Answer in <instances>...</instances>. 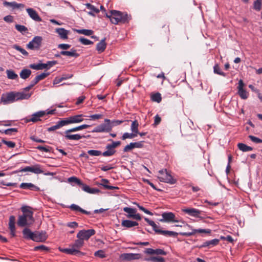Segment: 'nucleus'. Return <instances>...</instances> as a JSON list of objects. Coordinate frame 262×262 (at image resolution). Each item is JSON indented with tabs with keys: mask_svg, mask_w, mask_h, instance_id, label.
<instances>
[{
	"mask_svg": "<svg viewBox=\"0 0 262 262\" xmlns=\"http://www.w3.org/2000/svg\"><path fill=\"white\" fill-rule=\"evenodd\" d=\"M31 96V93H26L24 92H11L6 94H3L1 97V101L3 104L6 105L19 100L28 99Z\"/></svg>",
	"mask_w": 262,
	"mask_h": 262,
	"instance_id": "obj_1",
	"label": "nucleus"
},
{
	"mask_svg": "<svg viewBox=\"0 0 262 262\" xmlns=\"http://www.w3.org/2000/svg\"><path fill=\"white\" fill-rule=\"evenodd\" d=\"M106 16L109 18L114 24H117L119 23H125L128 21L127 14L119 11L112 10L109 13L106 14Z\"/></svg>",
	"mask_w": 262,
	"mask_h": 262,
	"instance_id": "obj_2",
	"label": "nucleus"
},
{
	"mask_svg": "<svg viewBox=\"0 0 262 262\" xmlns=\"http://www.w3.org/2000/svg\"><path fill=\"white\" fill-rule=\"evenodd\" d=\"M84 245V242L80 238L76 239L69 248L60 250L61 251L71 255L82 254L79 249Z\"/></svg>",
	"mask_w": 262,
	"mask_h": 262,
	"instance_id": "obj_3",
	"label": "nucleus"
},
{
	"mask_svg": "<svg viewBox=\"0 0 262 262\" xmlns=\"http://www.w3.org/2000/svg\"><path fill=\"white\" fill-rule=\"evenodd\" d=\"M20 172H31L37 174L43 173L46 176H53L54 174L53 173L50 172L43 173V170L42 169L41 165L38 164H35L32 166H26L13 172V173H16Z\"/></svg>",
	"mask_w": 262,
	"mask_h": 262,
	"instance_id": "obj_4",
	"label": "nucleus"
},
{
	"mask_svg": "<svg viewBox=\"0 0 262 262\" xmlns=\"http://www.w3.org/2000/svg\"><path fill=\"white\" fill-rule=\"evenodd\" d=\"M55 110H52L50 111H39L37 112H36L34 114H33L31 117H27L26 118L25 120V122L26 123H28L30 122H36L37 121H40V118L43 117L45 115H50V114H53L54 112H55Z\"/></svg>",
	"mask_w": 262,
	"mask_h": 262,
	"instance_id": "obj_5",
	"label": "nucleus"
},
{
	"mask_svg": "<svg viewBox=\"0 0 262 262\" xmlns=\"http://www.w3.org/2000/svg\"><path fill=\"white\" fill-rule=\"evenodd\" d=\"M34 222L33 212H29L26 214L19 215L17 225L20 227H24L32 224Z\"/></svg>",
	"mask_w": 262,
	"mask_h": 262,
	"instance_id": "obj_6",
	"label": "nucleus"
},
{
	"mask_svg": "<svg viewBox=\"0 0 262 262\" xmlns=\"http://www.w3.org/2000/svg\"><path fill=\"white\" fill-rule=\"evenodd\" d=\"M158 179L161 182L174 184L176 180L173 179L171 175L167 171L166 169H162L159 171Z\"/></svg>",
	"mask_w": 262,
	"mask_h": 262,
	"instance_id": "obj_7",
	"label": "nucleus"
},
{
	"mask_svg": "<svg viewBox=\"0 0 262 262\" xmlns=\"http://www.w3.org/2000/svg\"><path fill=\"white\" fill-rule=\"evenodd\" d=\"M121 144L120 141H113L112 144H108L106 146V150L102 152L104 157H110L114 155L116 152L115 148Z\"/></svg>",
	"mask_w": 262,
	"mask_h": 262,
	"instance_id": "obj_8",
	"label": "nucleus"
},
{
	"mask_svg": "<svg viewBox=\"0 0 262 262\" xmlns=\"http://www.w3.org/2000/svg\"><path fill=\"white\" fill-rule=\"evenodd\" d=\"M111 126L110 125V120L105 119L104 123L100 124L95 127L92 131V133H103L109 132L111 130Z\"/></svg>",
	"mask_w": 262,
	"mask_h": 262,
	"instance_id": "obj_9",
	"label": "nucleus"
},
{
	"mask_svg": "<svg viewBox=\"0 0 262 262\" xmlns=\"http://www.w3.org/2000/svg\"><path fill=\"white\" fill-rule=\"evenodd\" d=\"M42 38L41 36H35L27 45V47L30 50H39L41 47Z\"/></svg>",
	"mask_w": 262,
	"mask_h": 262,
	"instance_id": "obj_10",
	"label": "nucleus"
},
{
	"mask_svg": "<svg viewBox=\"0 0 262 262\" xmlns=\"http://www.w3.org/2000/svg\"><path fill=\"white\" fill-rule=\"evenodd\" d=\"M95 234V231L94 229L81 230L78 232L76 236L84 242V240L88 241Z\"/></svg>",
	"mask_w": 262,
	"mask_h": 262,
	"instance_id": "obj_11",
	"label": "nucleus"
},
{
	"mask_svg": "<svg viewBox=\"0 0 262 262\" xmlns=\"http://www.w3.org/2000/svg\"><path fill=\"white\" fill-rule=\"evenodd\" d=\"M244 86L245 84L244 83L242 79H240L238 82L237 94L242 99H247L248 97L249 94L248 92L244 89Z\"/></svg>",
	"mask_w": 262,
	"mask_h": 262,
	"instance_id": "obj_12",
	"label": "nucleus"
},
{
	"mask_svg": "<svg viewBox=\"0 0 262 262\" xmlns=\"http://www.w3.org/2000/svg\"><path fill=\"white\" fill-rule=\"evenodd\" d=\"M162 219H160L159 221L161 222H179L175 219V215L172 212H165L162 214Z\"/></svg>",
	"mask_w": 262,
	"mask_h": 262,
	"instance_id": "obj_13",
	"label": "nucleus"
},
{
	"mask_svg": "<svg viewBox=\"0 0 262 262\" xmlns=\"http://www.w3.org/2000/svg\"><path fill=\"white\" fill-rule=\"evenodd\" d=\"M75 131H70V129L66 130L64 132V138L67 140H74L77 141L80 140L82 138H86V136L84 135H80V134H71V133L72 132H74Z\"/></svg>",
	"mask_w": 262,
	"mask_h": 262,
	"instance_id": "obj_14",
	"label": "nucleus"
},
{
	"mask_svg": "<svg viewBox=\"0 0 262 262\" xmlns=\"http://www.w3.org/2000/svg\"><path fill=\"white\" fill-rule=\"evenodd\" d=\"M84 116L82 114L72 116L64 119L66 125L70 124L77 123L82 122L83 120L82 118Z\"/></svg>",
	"mask_w": 262,
	"mask_h": 262,
	"instance_id": "obj_15",
	"label": "nucleus"
},
{
	"mask_svg": "<svg viewBox=\"0 0 262 262\" xmlns=\"http://www.w3.org/2000/svg\"><path fill=\"white\" fill-rule=\"evenodd\" d=\"M143 143L144 141H139L136 142H131L129 144H127L126 146L124 147L123 148L124 152H128L134 148H142L143 147Z\"/></svg>",
	"mask_w": 262,
	"mask_h": 262,
	"instance_id": "obj_16",
	"label": "nucleus"
},
{
	"mask_svg": "<svg viewBox=\"0 0 262 262\" xmlns=\"http://www.w3.org/2000/svg\"><path fill=\"white\" fill-rule=\"evenodd\" d=\"M191 229V232H180V235L185 236H190L196 233H210L211 232V230L210 229Z\"/></svg>",
	"mask_w": 262,
	"mask_h": 262,
	"instance_id": "obj_17",
	"label": "nucleus"
},
{
	"mask_svg": "<svg viewBox=\"0 0 262 262\" xmlns=\"http://www.w3.org/2000/svg\"><path fill=\"white\" fill-rule=\"evenodd\" d=\"M26 11L29 16L34 20L40 22L42 20L37 12L32 8H27Z\"/></svg>",
	"mask_w": 262,
	"mask_h": 262,
	"instance_id": "obj_18",
	"label": "nucleus"
},
{
	"mask_svg": "<svg viewBox=\"0 0 262 262\" xmlns=\"http://www.w3.org/2000/svg\"><path fill=\"white\" fill-rule=\"evenodd\" d=\"M47 239L46 233L45 232H34L33 241L37 242H43Z\"/></svg>",
	"mask_w": 262,
	"mask_h": 262,
	"instance_id": "obj_19",
	"label": "nucleus"
},
{
	"mask_svg": "<svg viewBox=\"0 0 262 262\" xmlns=\"http://www.w3.org/2000/svg\"><path fill=\"white\" fill-rule=\"evenodd\" d=\"M122 258L127 261H130L135 259H139L141 257L139 253H124L122 255Z\"/></svg>",
	"mask_w": 262,
	"mask_h": 262,
	"instance_id": "obj_20",
	"label": "nucleus"
},
{
	"mask_svg": "<svg viewBox=\"0 0 262 262\" xmlns=\"http://www.w3.org/2000/svg\"><path fill=\"white\" fill-rule=\"evenodd\" d=\"M55 32L62 39H67L68 38V34L69 31L66 30L63 28H58L55 29Z\"/></svg>",
	"mask_w": 262,
	"mask_h": 262,
	"instance_id": "obj_21",
	"label": "nucleus"
},
{
	"mask_svg": "<svg viewBox=\"0 0 262 262\" xmlns=\"http://www.w3.org/2000/svg\"><path fill=\"white\" fill-rule=\"evenodd\" d=\"M183 211L191 216L196 217H199L201 212L200 210L195 208H186L183 209Z\"/></svg>",
	"mask_w": 262,
	"mask_h": 262,
	"instance_id": "obj_22",
	"label": "nucleus"
},
{
	"mask_svg": "<svg viewBox=\"0 0 262 262\" xmlns=\"http://www.w3.org/2000/svg\"><path fill=\"white\" fill-rule=\"evenodd\" d=\"M20 188L24 189H30L32 190L38 191L39 188L31 183H22L20 185Z\"/></svg>",
	"mask_w": 262,
	"mask_h": 262,
	"instance_id": "obj_23",
	"label": "nucleus"
},
{
	"mask_svg": "<svg viewBox=\"0 0 262 262\" xmlns=\"http://www.w3.org/2000/svg\"><path fill=\"white\" fill-rule=\"evenodd\" d=\"M220 240L219 239H213L210 241H207L203 243L200 246L201 248L203 247H212L219 244Z\"/></svg>",
	"mask_w": 262,
	"mask_h": 262,
	"instance_id": "obj_24",
	"label": "nucleus"
},
{
	"mask_svg": "<svg viewBox=\"0 0 262 262\" xmlns=\"http://www.w3.org/2000/svg\"><path fill=\"white\" fill-rule=\"evenodd\" d=\"M4 5L6 6H9L11 7L13 9H19V8H23L25 7V5L23 4H18L16 3L15 2H4Z\"/></svg>",
	"mask_w": 262,
	"mask_h": 262,
	"instance_id": "obj_25",
	"label": "nucleus"
},
{
	"mask_svg": "<svg viewBox=\"0 0 262 262\" xmlns=\"http://www.w3.org/2000/svg\"><path fill=\"white\" fill-rule=\"evenodd\" d=\"M69 208L72 210L76 211H79L80 212H82V213H84L87 215H91L92 214L91 212L88 211H86V210L83 209L82 208L80 207L78 205L75 204H73L71 205L70 206Z\"/></svg>",
	"mask_w": 262,
	"mask_h": 262,
	"instance_id": "obj_26",
	"label": "nucleus"
},
{
	"mask_svg": "<svg viewBox=\"0 0 262 262\" xmlns=\"http://www.w3.org/2000/svg\"><path fill=\"white\" fill-rule=\"evenodd\" d=\"M105 38L102 39L97 44L96 50L99 53L103 52L106 47V44L105 42Z\"/></svg>",
	"mask_w": 262,
	"mask_h": 262,
	"instance_id": "obj_27",
	"label": "nucleus"
},
{
	"mask_svg": "<svg viewBox=\"0 0 262 262\" xmlns=\"http://www.w3.org/2000/svg\"><path fill=\"white\" fill-rule=\"evenodd\" d=\"M60 54L70 57H77L79 56V54L77 53L76 50L73 49L69 51H62L60 52Z\"/></svg>",
	"mask_w": 262,
	"mask_h": 262,
	"instance_id": "obj_28",
	"label": "nucleus"
},
{
	"mask_svg": "<svg viewBox=\"0 0 262 262\" xmlns=\"http://www.w3.org/2000/svg\"><path fill=\"white\" fill-rule=\"evenodd\" d=\"M109 181L107 179H102L101 180V183L100 185H102L104 188L108 190H114V189H118L119 188L116 186H113L108 185Z\"/></svg>",
	"mask_w": 262,
	"mask_h": 262,
	"instance_id": "obj_29",
	"label": "nucleus"
},
{
	"mask_svg": "<svg viewBox=\"0 0 262 262\" xmlns=\"http://www.w3.org/2000/svg\"><path fill=\"white\" fill-rule=\"evenodd\" d=\"M66 123L64 120H60L58 121L55 125L52 126L48 128V131L52 132L55 130L57 129L60 128V127L65 126Z\"/></svg>",
	"mask_w": 262,
	"mask_h": 262,
	"instance_id": "obj_30",
	"label": "nucleus"
},
{
	"mask_svg": "<svg viewBox=\"0 0 262 262\" xmlns=\"http://www.w3.org/2000/svg\"><path fill=\"white\" fill-rule=\"evenodd\" d=\"M144 220L150 226L152 227L153 230L156 233L160 234V231H162V230L159 229V227L154 221L150 220L147 217H145Z\"/></svg>",
	"mask_w": 262,
	"mask_h": 262,
	"instance_id": "obj_31",
	"label": "nucleus"
},
{
	"mask_svg": "<svg viewBox=\"0 0 262 262\" xmlns=\"http://www.w3.org/2000/svg\"><path fill=\"white\" fill-rule=\"evenodd\" d=\"M121 225L126 228H131L134 226L138 225V223L135 221H132L130 220H123L122 222Z\"/></svg>",
	"mask_w": 262,
	"mask_h": 262,
	"instance_id": "obj_32",
	"label": "nucleus"
},
{
	"mask_svg": "<svg viewBox=\"0 0 262 262\" xmlns=\"http://www.w3.org/2000/svg\"><path fill=\"white\" fill-rule=\"evenodd\" d=\"M24 237L28 239H33V233L29 229L25 228L23 231Z\"/></svg>",
	"mask_w": 262,
	"mask_h": 262,
	"instance_id": "obj_33",
	"label": "nucleus"
},
{
	"mask_svg": "<svg viewBox=\"0 0 262 262\" xmlns=\"http://www.w3.org/2000/svg\"><path fill=\"white\" fill-rule=\"evenodd\" d=\"M31 74V71L29 69H23L20 74V77L23 79H26L28 78Z\"/></svg>",
	"mask_w": 262,
	"mask_h": 262,
	"instance_id": "obj_34",
	"label": "nucleus"
},
{
	"mask_svg": "<svg viewBox=\"0 0 262 262\" xmlns=\"http://www.w3.org/2000/svg\"><path fill=\"white\" fill-rule=\"evenodd\" d=\"M138 126L139 123L137 120H134L132 122L130 126V130L133 133L136 134L137 136L138 134Z\"/></svg>",
	"mask_w": 262,
	"mask_h": 262,
	"instance_id": "obj_35",
	"label": "nucleus"
},
{
	"mask_svg": "<svg viewBox=\"0 0 262 262\" xmlns=\"http://www.w3.org/2000/svg\"><path fill=\"white\" fill-rule=\"evenodd\" d=\"M160 234L166 236L176 237L179 234V233L177 232L167 230H162V231H160Z\"/></svg>",
	"mask_w": 262,
	"mask_h": 262,
	"instance_id": "obj_36",
	"label": "nucleus"
},
{
	"mask_svg": "<svg viewBox=\"0 0 262 262\" xmlns=\"http://www.w3.org/2000/svg\"><path fill=\"white\" fill-rule=\"evenodd\" d=\"M238 148L244 152L251 151L253 149V148L249 146L244 143H238L237 145Z\"/></svg>",
	"mask_w": 262,
	"mask_h": 262,
	"instance_id": "obj_37",
	"label": "nucleus"
},
{
	"mask_svg": "<svg viewBox=\"0 0 262 262\" xmlns=\"http://www.w3.org/2000/svg\"><path fill=\"white\" fill-rule=\"evenodd\" d=\"M6 73L8 78L9 79L14 80L18 78V75L13 70H7Z\"/></svg>",
	"mask_w": 262,
	"mask_h": 262,
	"instance_id": "obj_38",
	"label": "nucleus"
},
{
	"mask_svg": "<svg viewBox=\"0 0 262 262\" xmlns=\"http://www.w3.org/2000/svg\"><path fill=\"white\" fill-rule=\"evenodd\" d=\"M76 31L81 34H83L86 36H90L93 34V31L89 29H79L76 30Z\"/></svg>",
	"mask_w": 262,
	"mask_h": 262,
	"instance_id": "obj_39",
	"label": "nucleus"
},
{
	"mask_svg": "<svg viewBox=\"0 0 262 262\" xmlns=\"http://www.w3.org/2000/svg\"><path fill=\"white\" fill-rule=\"evenodd\" d=\"M15 29L18 31H19L23 34H25V33H27V32H28V29L25 26L16 24L15 25Z\"/></svg>",
	"mask_w": 262,
	"mask_h": 262,
	"instance_id": "obj_40",
	"label": "nucleus"
},
{
	"mask_svg": "<svg viewBox=\"0 0 262 262\" xmlns=\"http://www.w3.org/2000/svg\"><path fill=\"white\" fill-rule=\"evenodd\" d=\"M213 72L215 74L225 77L226 74L221 71L218 64H215L213 67Z\"/></svg>",
	"mask_w": 262,
	"mask_h": 262,
	"instance_id": "obj_41",
	"label": "nucleus"
},
{
	"mask_svg": "<svg viewBox=\"0 0 262 262\" xmlns=\"http://www.w3.org/2000/svg\"><path fill=\"white\" fill-rule=\"evenodd\" d=\"M151 99L152 101L160 103L162 100L161 95L159 93H157L151 95Z\"/></svg>",
	"mask_w": 262,
	"mask_h": 262,
	"instance_id": "obj_42",
	"label": "nucleus"
},
{
	"mask_svg": "<svg viewBox=\"0 0 262 262\" xmlns=\"http://www.w3.org/2000/svg\"><path fill=\"white\" fill-rule=\"evenodd\" d=\"M123 211L128 214L127 215L128 217H132L130 215H134L135 213L137 212V211L135 209L129 208V207H124L123 208Z\"/></svg>",
	"mask_w": 262,
	"mask_h": 262,
	"instance_id": "obj_43",
	"label": "nucleus"
},
{
	"mask_svg": "<svg viewBox=\"0 0 262 262\" xmlns=\"http://www.w3.org/2000/svg\"><path fill=\"white\" fill-rule=\"evenodd\" d=\"M137 136L136 134L133 133H125L121 137V139L124 140L126 139H133Z\"/></svg>",
	"mask_w": 262,
	"mask_h": 262,
	"instance_id": "obj_44",
	"label": "nucleus"
},
{
	"mask_svg": "<svg viewBox=\"0 0 262 262\" xmlns=\"http://www.w3.org/2000/svg\"><path fill=\"white\" fill-rule=\"evenodd\" d=\"M262 5V0H256L253 3V9L256 11H260Z\"/></svg>",
	"mask_w": 262,
	"mask_h": 262,
	"instance_id": "obj_45",
	"label": "nucleus"
},
{
	"mask_svg": "<svg viewBox=\"0 0 262 262\" xmlns=\"http://www.w3.org/2000/svg\"><path fill=\"white\" fill-rule=\"evenodd\" d=\"M146 260L151 261L152 262H164V258L162 257H151L148 258H146Z\"/></svg>",
	"mask_w": 262,
	"mask_h": 262,
	"instance_id": "obj_46",
	"label": "nucleus"
},
{
	"mask_svg": "<svg viewBox=\"0 0 262 262\" xmlns=\"http://www.w3.org/2000/svg\"><path fill=\"white\" fill-rule=\"evenodd\" d=\"M13 48L20 52L24 56H27L28 55V53L24 49L17 45H13Z\"/></svg>",
	"mask_w": 262,
	"mask_h": 262,
	"instance_id": "obj_47",
	"label": "nucleus"
},
{
	"mask_svg": "<svg viewBox=\"0 0 262 262\" xmlns=\"http://www.w3.org/2000/svg\"><path fill=\"white\" fill-rule=\"evenodd\" d=\"M68 181L70 183H74L79 186L82 185V181L75 177H71L69 178L68 179Z\"/></svg>",
	"mask_w": 262,
	"mask_h": 262,
	"instance_id": "obj_48",
	"label": "nucleus"
},
{
	"mask_svg": "<svg viewBox=\"0 0 262 262\" xmlns=\"http://www.w3.org/2000/svg\"><path fill=\"white\" fill-rule=\"evenodd\" d=\"M90 126V125H89L82 124V125H79L78 126L70 128V131L76 132V131H78V130H82V129H83L88 128Z\"/></svg>",
	"mask_w": 262,
	"mask_h": 262,
	"instance_id": "obj_49",
	"label": "nucleus"
},
{
	"mask_svg": "<svg viewBox=\"0 0 262 262\" xmlns=\"http://www.w3.org/2000/svg\"><path fill=\"white\" fill-rule=\"evenodd\" d=\"M88 154L91 156H99L102 155V153L101 151L94 149L88 150Z\"/></svg>",
	"mask_w": 262,
	"mask_h": 262,
	"instance_id": "obj_50",
	"label": "nucleus"
},
{
	"mask_svg": "<svg viewBox=\"0 0 262 262\" xmlns=\"http://www.w3.org/2000/svg\"><path fill=\"white\" fill-rule=\"evenodd\" d=\"M15 217L13 215H11L9 217V229H14L15 228Z\"/></svg>",
	"mask_w": 262,
	"mask_h": 262,
	"instance_id": "obj_51",
	"label": "nucleus"
},
{
	"mask_svg": "<svg viewBox=\"0 0 262 262\" xmlns=\"http://www.w3.org/2000/svg\"><path fill=\"white\" fill-rule=\"evenodd\" d=\"M85 6L87 9L91 10V11H93L95 13H97L99 12V10L96 8L94 5H91L90 3H87L85 4Z\"/></svg>",
	"mask_w": 262,
	"mask_h": 262,
	"instance_id": "obj_52",
	"label": "nucleus"
},
{
	"mask_svg": "<svg viewBox=\"0 0 262 262\" xmlns=\"http://www.w3.org/2000/svg\"><path fill=\"white\" fill-rule=\"evenodd\" d=\"M134 204H135L137 206V207L139 208V209L143 211L144 213L147 214H149L150 215H153V213L150 212V211H149L148 210L146 209V208H145L144 207L142 206H140L138 203H134Z\"/></svg>",
	"mask_w": 262,
	"mask_h": 262,
	"instance_id": "obj_53",
	"label": "nucleus"
},
{
	"mask_svg": "<svg viewBox=\"0 0 262 262\" xmlns=\"http://www.w3.org/2000/svg\"><path fill=\"white\" fill-rule=\"evenodd\" d=\"M79 41L83 45H89L93 43V42L91 40L84 38L83 37H81L79 38Z\"/></svg>",
	"mask_w": 262,
	"mask_h": 262,
	"instance_id": "obj_54",
	"label": "nucleus"
},
{
	"mask_svg": "<svg viewBox=\"0 0 262 262\" xmlns=\"http://www.w3.org/2000/svg\"><path fill=\"white\" fill-rule=\"evenodd\" d=\"M50 73L49 72L48 73H42L35 77V78L37 79L38 81L40 80H41L43 79H45L46 77H47L48 75H49Z\"/></svg>",
	"mask_w": 262,
	"mask_h": 262,
	"instance_id": "obj_55",
	"label": "nucleus"
},
{
	"mask_svg": "<svg viewBox=\"0 0 262 262\" xmlns=\"http://www.w3.org/2000/svg\"><path fill=\"white\" fill-rule=\"evenodd\" d=\"M94 255L95 256H97L100 258H104V257H106L104 252L102 250H100L96 251L94 253Z\"/></svg>",
	"mask_w": 262,
	"mask_h": 262,
	"instance_id": "obj_56",
	"label": "nucleus"
},
{
	"mask_svg": "<svg viewBox=\"0 0 262 262\" xmlns=\"http://www.w3.org/2000/svg\"><path fill=\"white\" fill-rule=\"evenodd\" d=\"M249 138L253 142L255 143H262V140L256 137L255 136H253L252 135H249Z\"/></svg>",
	"mask_w": 262,
	"mask_h": 262,
	"instance_id": "obj_57",
	"label": "nucleus"
},
{
	"mask_svg": "<svg viewBox=\"0 0 262 262\" xmlns=\"http://www.w3.org/2000/svg\"><path fill=\"white\" fill-rule=\"evenodd\" d=\"M36 148L39 150L48 152L50 151L51 148L49 146H42L41 145H39L37 147H36Z\"/></svg>",
	"mask_w": 262,
	"mask_h": 262,
	"instance_id": "obj_58",
	"label": "nucleus"
},
{
	"mask_svg": "<svg viewBox=\"0 0 262 262\" xmlns=\"http://www.w3.org/2000/svg\"><path fill=\"white\" fill-rule=\"evenodd\" d=\"M2 142L10 148H14L15 146V143L12 141L3 140Z\"/></svg>",
	"mask_w": 262,
	"mask_h": 262,
	"instance_id": "obj_59",
	"label": "nucleus"
},
{
	"mask_svg": "<svg viewBox=\"0 0 262 262\" xmlns=\"http://www.w3.org/2000/svg\"><path fill=\"white\" fill-rule=\"evenodd\" d=\"M122 122H123V121H122V120H113V121L110 120V125L111 126V129H112V128L114 126L118 125L120 124L121 123H122Z\"/></svg>",
	"mask_w": 262,
	"mask_h": 262,
	"instance_id": "obj_60",
	"label": "nucleus"
},
{
	"mask_svg": "<svg viewBox=\"0 0 262 262\" xmlns=\"http://www.w3.org/2000/svg\"><path fill=\"white\" fill-rule=\"evenodd\" d=\"M29 67L32 69L36 70H41V63H38V64H31L29 66Z\"/></svg>",
	"mask_w": 262,
	"mask_h": 262,
	"instance_id": "obj_61",
	"label": "nucleus"
},
{
	"mask_svg": "<svg viewBox=\"0 0 262 262\" xmlns=\"http://www.w3.org/2000/svg\"><path fill=\"white\" fill-rule=\"evenodd\" d=\"M154 254L166 255V252L161 249H155Z\"/></svg>",
	"mask_w": 262,
	"mask_h": 262,
	"instance_id": "obj_62",
	"label": "nucleus"
},
{
	"mask_svg": "<svg viewBox=\"0 0 262 262\" xmlns=\"http://www.w3.org/2000/svg\"><path fill=\"white\" fill-rule=\"evenodd\" d=\"M17 129L15 128H8L4 130V133L6 135H11L13 132H17Z\"/></svg>",
	"mask_w": 262,
	"mask_h": 262,
	"instance_id": "obj_63",
	"label": "nucleus"
},
{
	"mask_svg": "<svg viewBox=\"0 0 262 262\" xmlns=\"http://www.w3.org/2000/svg\"><path fill=\"white\" fill-rule=\"evenodd\" d=\"M70 47H71L70 45L66 44V43H61V44H59L58 45V48L62 49V50H67V49H69L70 48Z\"/></svg>",
	"mask_w": 262,
	"mask_h": 262,
	"instance_id": "obj_64",
	"label": "nucleus"
}]
</instances>
